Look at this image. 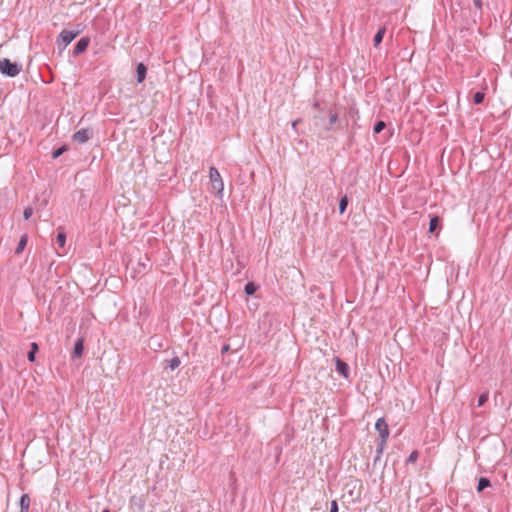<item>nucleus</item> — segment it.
<instances>
[{
	"label": "nucleus",
	"mask_w": 512,
	"mask_h": 512,
	"mask_svg": "<svg viewBox=\"0 0 512 512\" xmlns=\"http://www.w3.org/2000/svg\"><path fill=\"white\" fill-rule=\"evenodd\" d=\"M27 243H28V235H27V234H23V235L20 237V240H19V242H18V245H17V247H16V249H15V254H16V255H20V254L24 251V249H25V247H26Z\"/></svg>",
	"instance_id": "4468645a"
},
{
	"label": "nucleus",
	"mask_w": 512,
	"mask_h": 512,
	"mask_svg": "<svg viewBox=\"0 0 512 512\" xmlns=\"http://www.w3.org/2000/svg\"><path fill=\"white\" fill-rule=\"evenodd\" d=\"M386 32V28L385 27H382L380 28L377 33L375 34L374 38H373V44L375 47L379 46L380 43L382 42L383 40V37H384V34Z\"/></svg>",
	"instance_id": "dca6fc26"
},
{
	"label": "nucleus",
	"mask_w": 512,
	"mask_h": 512,
	"mask_svg": "<svg viewBox=\"0 0 512 512\" xmlns=\"http://www.w3.org/2000/svg\"><path fill=\"white\" fill-rule=\"evenodd\" d=\"M490 486H491V482H490V480L488 478L480 477L479 480H478L477 492L480 493L484 489H486V488H488Z\"/></svg>",
	"instance_id": "2eb2a0df"
},
{
	"label": "nucleus",
	"mask_w": 512,
	"mask_h": 512,
	"mask_svg": "<svg viewBox=\"0 0 512 512\" xmlns=\"http://www.w3.org/2000/svg\"><path fill=\"white\" fill-rule=\"evenodd\" d=\"M386 128V123L382 120H379L375 123L374 127H373V132L375 134H379L380 132H382L384 129Z\"/></svg>",
	"instance_id": "5701e85b"
},
{
	"label": "nucleus",
	"mask_w": 512,
	"mask_h": 512,
	"mask_svg": "<svg viewBox=\"0 0 512 512\" xmlns=\"http://www.w3.org/2000/svg\"><path fill=\"white\" fill-rule=\"evenodd\" d=\"M33 214V209L31 207H26L23 212V216L25 220H28Z\"/></svg>",
	"instance_id": "c85d7f7f"
},
{
	"label": "nucleus",
	"mask_w": 512,
	"mask_h": 512,
	"mask_svg": "<svg viewBox=\"0 0 512 512\" xmlns=\"http://www.w3.org/2000/svg\"><path fill=\"white\" fill-rule=\"evenodd\" d=\"M209 178L211 183L212 191L215 192L219 197H222L224 183L222 177L215 167H210L209 169Z\"/></svg>",
	"instance_id": "7ed1b4c3"
},
{
	"label": "nucleus",
	"mask_w": 512,
	"mask_h": 512,
	"mask_svg": "<svg viewBox=\"0 0 512 512\" xmlns=\"http://www.w3.org/2000/svg\"><path fill=\"white\" fill-rule=\"evenodd\" d=\"M314 121H315V125L317 126L319 124V121H322V118L318 115H315L313 117Z\"/></svg>",
	"instance_id": "473e14b6"
},
{
	"label": "nucleus",
	"mask_w": 512,
	"mask_h": 512,
	"mask_svg": "<svg viewBox=\"0 0 512 512\" xmlns=\"http://www.w3.org/2000/svg\"><path fill=\"white\" fill-rule=\"evenodd\" d=\"M321 105H322V102L319 99H314L313 100V103H312L313 109L318 110V111H323Z\"/></svg>",
	"instance_id": "cd10ccee"
},
{
	"label": "nucleus",
	"mask_w": 512,
	"mask_h": 512,
	"mask_svg": "<svg viewBox=\"0 0 512 512\" xmlns=\"http://www.w3.org/2000/svg\"><path fill=\"white\" fill-rule=\"evenodd\" d=\"M230 350V346L228 344H224L221 348V353L225 354Z\"/></svg>",
	"instance_id": "2f4dec72"
},
{
	"label": "nucleus",
	"mask_w": 512,
	"mask_h": 512,
	"mask_svg": "<svg viewBox=\"0 0 512 512\" xmlns=\"http://www.w3.org/2000/svg\"><path fill=\"white\" fill-rule=\"evenodd\" d=\"M488 399H489V392L488 391L483 392L478 398L477 406L478 407L483 406L488 401Z\"/></svg>",
	"instance_id": "b1692460"
},
{
	"label": "nucleus",
	"mask_w": 512,
	"mask_h": 512,
	"mask_svg": "<svg viewBox=\"0 0 512 512\" xmlns=\"http://www.w3.org/2000/svg\"><path fill=\"white\" fill-rule=\"evenodd\" d=\"M302 122V119L301 118H298L296 120H294L292 122V128L296 131L297 130V126Z\"/></svg>",
	"instance_id": "7c9ffc66"
},
{
	"label": "nucleus",
	"mask_w": 512,
	"mask_h": 512,
	"mask_svg": "<svg viewBox=\"0 0 512 512\" xmlns=\"http://www.w3.org/2000/svg\"><path fill=\"white\" fill-rule=\"evenodd\" d=\"M146 74L147 67L142 62L138 63L136 67L137 82L142 83L146 78Z\"/></svg>",
	"instance_id": "f8f14e48"
},
{
	"label": "nucleus",
	"mask_w": 512,
	"mask_h": 512,
	"mask_svg": "<svg viewBox=\"0 0 512 512\" xmlns=\"http://www.w3.org/2000/svg\"><path fill=\"white\" fill-rule=\"evenodd\" d=\"M387 441L378 440L377 446H376V454H383V451L386 447Z\"/></svg>",
	"instance_id": "a878e982"
},
{
	"label": "nucleus",
	"mask_w": 512,
	"mask_h": 512,
	"mask_svg": "<svg viewBox=\"0 0 512 512\" xmlns=\"http://www.w3.org/2000/svg\"><path fill=\"white\" fill-rule=\"evenodd\" d=\"M375 429L379 434V440L387 441L389 438V426L385 418H378L375 423Z\"/></svg>",
	"instance_id": "20e7f679"
},
{
	"label": "nucleus",
	"mask_w": 512,
	"mask_h": 512,
	"mask_svg": "<svg viewBox=\"0 0 512 512\" xmlns=\"http://www.w3.org/2000/svg\"><path fill=\"white\" fill-rule=\"evenodd\" d=\"M257 290V285L254 282L246 283L244 287V291L247 295H253Z\"/></svg>",
	"instance_id": "412c9836"
},
{
	"label": "nucleus",
	"mask_w": 512,
	"mask_h": 512,
	"mask_svg": "<svg viewBox=\"0 0 512 512\" xmlns=\"http://www.w3.org/2000/svg\"><path fill=\"white\" fill-rule=\"evenodd\" d=\"M67 150V147L65 145L57 148L56 150H54L52 152V158L53 159H57L58 157H60L65 151Z\"/></svg>",
	"instance_id": "393cba45"
},
{
	"label": "nucleus",
	"mask_w": 512,
	"mask_h": 512,
	"mask_svg": "<svg viewBox=\"0 0 512 512\" xmlns=\"http://www.w3.org/2000/svg\"><path fill=\"white\" fill-rule=\"evenodd\" d=\"M418 458H419V452L417 450H414L408 456L406 462L407 463H415L418 460Z\"/></svg>",
	"instance_id": "bb28decb"
},
{
	"label": "nucleus",
	"mask_w": 512,
	"mask_h": 512,
	"mask_svg": "<svg viewBox=\"0 0 512 512\" xmlns=\"http://www.w3.org/2000/svg\"><path fill=\"white\" fill-rule=\"evenodd\" d=\"M90 44V38L89 37H82L77 43L76 45L74 46V49L72 51V55L74 57H77L79 55H81L82 53H84L88 46Z\"/></svg>",
	"instance_id": "423d86ee"
},
{
	"label": "nucleus",
	"mask_w": 512,
	"mask_h": 512,
	"mask_svg": "<svg viewBox=\"0 0 512 512\" xmlns=\"http://www.w3.org/2000/svg\"><path fill=\"white\" fill-rule=\"evenodd\" d=\"M347 206H348V197L346 195H344L339 201L340 214H343L346 211Z\"/></svg>",
	"instance_id": "4be33fe9"
},
{
	"label": "nucleus",
	"mask_w": 512,
	"mask_h": 512,
	"mask_svg": "<svg viewBox=\"0 0 512 512\" xmlns=\"http://www.w3.org/2000/svg\"><path fill=\"white\" fill-rule=\"evenodd\" d=\"M56 242L59 245V247L63 248L66 243V234L64 231L59 230L56 236Z\"/></svg>",
	"instance_id": "aec40b11"
},
{
	"label": "nucleus",
	"mask_w": 512,
	"mask_h": 512,
	"mask_svg": "<svg viewBox=\"0 0 512 512\" xmlns=\"http://www.w3.org/2000/svg\"><path fill=\"white\" fill-rule=\"evenodd\" d=\"M328 116H329L328 124L326 126H324L325 132H330L332 130H335L336 128H334V126L337 124V122L339 120V115H338L337 111H335L333 109H330L328 111Z\"/></svg>",
	"instance_id": "6e6552de"
},
{
	"label": "nucleus",
	"mask_w": 512,
	"mask_h": 512,
	"mask_svg": "<svg viewBox=\"0 0 512 512\" xmlns=\"http://www.w3.org/2000/svg\"><path fill=\"white\" fill-rule=\"evenodd\" d=\"M164 363L166 364V366L170 367L171 370H175L176 368H178L180 366L181 361L178 356H175L170 360H165Z\"/></svg>",
	"instance_id": "f3484780"
},
{
	"label": "nucleus",
	"mask_w": 512,
	"mask_h": 512,
	"mask_svg": "<svg viewBox=\"0 0 512 512\" xmlns=\"http://www.w3.org/2000/svg\"><path fill=\"white\" fill-rule=\"evenodd\" d=\"M91 135L92 133L89 129H80L73 134L72 138L75 142L83 144L91 138Z\"/></svg>",
	"instance_id": "0eeeda50"
},
{
	"label": "nucleus",
	"mask_w": 512,
	"mask_h": 512,
	"mask_svg": "<svg viewBox=\"0 0 512 512\" xmlns=\"http://www.w3.org/2000/svg\"><path fill=\"white\" fill-rule=\"evenodd\" d=\"M139 266H142V267H143V269H145V268H146V263H144V262H139Z\"/></svg>",
	"instance_id": "c9c22d12"
},
{
	"label": "nucleus",
	"mask_w": 512,
	"mask_h": 512,
	"mask_svg": "<svg viewBox=\"0 0 512 512\" xmlns=\"http://www.w3.org/2000/svg\"><path fill=\"white\" fill-rule=\"evenodd\" d=\"M381 458V454H376L375 458H374V463H377V461H379Z\"/></svg>",
	"instance_id": "f704fd0d"
},
{
	"label": "nucleus",
	"mask_w": 512,
	"mask_h": 512,
	"mask_svg": "<svg viewBox=\"0 0 512 512\" xmlns=\"http://www.w3.org/2000/svg\"><path fill=\"white\" fill-rule=\"evenodd\" d=\"M31 499L28 494H23L19 500L20 512H28Z\"/></svg>",
	"instance_id": "ddd939ff"
},
{
	"label": "nucleus",
	"mask_w": 512,
	"mask_h": 512,
	"mask_svg": "<svg viewBox=\"0 0 512 512\" xmlns=\"http://www.w3.org/2000/svg\"><path fill=\"white\" fill-rule=\"evenodd\" d=\"M145 499L143 496L133 495L130 497L129 504L131 507H137L139 511H142L145 507Z\"/></svg>",
	"instance_id": "9d476101"
},
{
	"label": "nucleus",
	"mask_w": 512,
	"mask_h": 512,
	"mask_svg": "<svg viewBox=\"0 0 512 512\" xmlns=\"http://www.w3.org/2000/svg\"><path fill=\"white\" fill-rule=\"evenodd\" d=\"M335 369L339 375L348 379L350 376L349 365L339 357H335Z\"/></svg>",
	"instance_id": "39448f33"
},
{
	"label": "nucleus",
	"mask_w": 512,
	"mask_h": 512,
	"mask_svg": "<svg viewBox=\"0 0 512 512\" xmlns=\"http://www.w3.org/2000/svg\"><path fill=\"white\" fill-rule=\"evenodd\" d=\"M102 512H110L109 509H104Z\"/></svg>",
	"instance_id": "e433bc0d"
},
{
	"label": "nucleus",
	"mask_w": 512,
	"mask_h": 512,
	"mask_svg": "<svg viewBox=\"0 0 512 512\" xmlns=\"http://www.w3.org/2000/svg\"><path fill=\"white\" fill-rule=\"evenodd\" d=\"M441 228V218L437 215H433L430 217L429 222V233H435L438 229Z\"/></svg>",
	"instance_id": "9b49d317"
},
{
	"label": "nucleus",
	"mask_w": 512,
	"mask_h": 512,
	"mask_svg": "<svg viewBox=\"0 0 512 512\" xmlns=\"http://www.w3.org/2000/svg\"><path fill=\"white\" fill-rule=\"evenodd\" d=\"M474 4H475V6H476V7H478V8H481V6H482V2H481V0H474Z\"/></svg>",
	"instance_id": "72a5a7b5"
},
{
	"label": "nucleus",
	"mask_w": 512,
	"mask_h": 512,
	"mask_svg": "<svg viewBox=\"0 0 512 512\" xmlns=\"http://www.w3.org/2000/svg\"><path fill=\"white\" fill-rule=\"evenodd\" d=\"M84 351V338H78L74 343V348L71 354L72 359L80 358L83 355Z\"/></svg>",
	"instance_id": "1a4fd4ad"
},
{
	"label": "nucleus",
	"mask_w": 512,
	"mask_h": 512,
	"mask_svg": "<svg viewBox=\"0 0 512 512\" xmlns=\"http://www.w3.org/2000/svg\"><path fill=\"white\" fill-rule=\"evenodd\" d=\"M38 350H39L38 344L35 342L31 343V349L27 354L28 361H30V362L35 361V355L38 352Z\"/></svg>",
	"instance_id": "a211bd4d"
},
{
	"label": "nucleus",
	"mask_w": 512,
	"mask_h": 512,
	"mask_svg": "<svg viewBox=\"0 0 512 512\" xmlns=\"http://www.w3.org/2000/svg\"><path fill=\"white\" fill-rule=\"evenodd\" d=\"M330 512H338V503L336 500L331 502Z\"/></svg>",
	"instance_id": "c756f323"
},
{
	"label": "nucleus",
	"mask_w": 512,
	"mask_h": 512,
	"mask_svg": "<svg viewBox=\"0 0 512 512\" xmlns=\"http://www.w3.org/2000/svg\"><path fill=\"white\" fill-rule=\"evenodd\" d=\"M82 29L77 30H62L57 37V45L61 50H64L80 33Z\"/></svg>",
	"instance_id": "f03ea898"
},
{
	"label": "nucleus",
	"mask_w": 512,
	"mask_h": 512,
	"mask_svg": "<svg viewBox=\"0 0 512 512\" xmlns=\"http://www.w3.org/2000/svg\"><path fill=\"white\" fill-rule=\"evenodd\" d=\"M484 99H485V93L484 91H477L476 93H474L473 95V102L474 104L476 105H480L484 102Z\"/></svg>",
	"instance_id": "6ab92c4d"
},
{
	"label": "nucleus",
	"mask_w": 512,
	"mask_h": 512,
	"mask_svg": "<svg viewBox=\"0 0 512 512\" xmlns=\"http://www.w3.org/2000/svg\"><path fill=\"white\" fill-rule=\"evenodd\" d=\"M22 71V64L12 62L8 58L0 60V72L7 77H15Z\"/></svg>",
	"instance_id": "f257e3e1"
}]
</instances>
